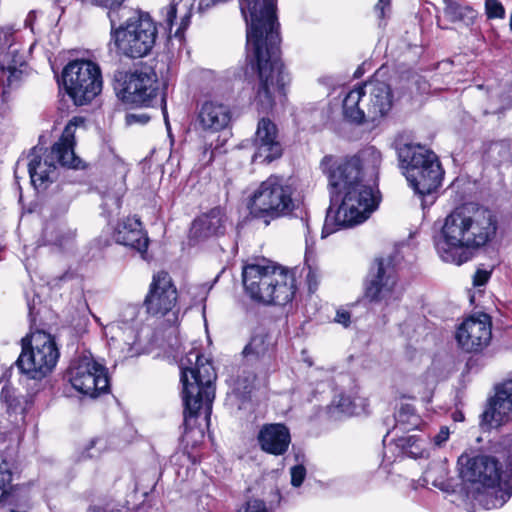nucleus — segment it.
<instances>
[{"label":"nucleus","mask_w":512,"mask_h":512,"mask_svg":"<svg viewBox=\"0 0 512 512\" xmlns=\"http://www.w3.org/2000/svg\"><path fill=\"white\" fill-rule=\"evenodd\" d=\"M246 21L247 47L252 51L258 70L255 104L269 112L277 98L284 96L286 75L279 58L280 36L275 0H239Z\"/></svg>","instance_id":"obj_1"},{"label":"nucleus","mask_w":512,"mask_h":512,"mask_svg":"<svg viewBox=\"0 0 512 512\" xmlns=\"http://www.w3.org/2000/svg\"><path fill=\"white\" fill-rule=\"evenodd\" d=\"M497 221L491 211L464 205L444 219L434 236V246L442 261L460 266L496 235Z\"/></svg>","instance_id":"obj_2"},{"label":"nucleus","mask_w":512,"mask_h":512,"mask_svg":"<svg viewBox=\"0 0 512 512\" xmlns=\"http://www.w3.org/2000/svg\"><path fill=\"white\" fill-rule=\"evenodd\" d=\"M328 177L331 199L340 204L332 216L329 211L323 227V237L334 232L330 228L333 220L338 226L351 227L366 221L378 208L380 196L378 191L367 181L346 179L344 175L323 172Z\"/></svg>","instance_id":"obj_3"},{"label":"nucleus","mask_w":512,"mask_h":512,"mask_svg":"<svg viewBox=\"0 0 512 512\" xmlns=\"http://www.w3.org/2000/svg\"><path fill=\"white\" fill-rule=\"evenodd\" d=\"M457 471L487 509L502 507L512 495V477L503 476L501 465L493 456L463 453L458 457Z\"/></svg>","instance_id":"obj_4"},{"label":"nucleus","mask_w":512,"mask_h":512,"mask_svg":"<svg viewBox=\"0 0 512 512\" xmlns=\"http://www.w3.org/2000/svg\"><path fill=\"white\" fill-rule=\"evenodd\" d=\"M179 368L184 423L189 426L190 420L197 416L201 408H205L207 416L211 413L217 375L211 362L196 349H191L185 357L180 359Z\"/></svg>","instance_id":"obj_5"},{"label":"nucleus","mask_w":512,"mask_h":512,"mask_svg":"<svg viewBox=\"0 0 512 512\" xmlns=\"http://www.w3.org/2000/svg\"><path fill=\"white\" fill-rule=\"evenodd\" d=\"M83 120L78 117L71 119L65 126L59 139L44 155L39 152L42 148L34 147L28 155L27 164L31 183L37 190H44L57 176V164L63 167L78 169L82 167V161L75 155V132Z\"/></svg>","instance_id":"obj_6"},{"label":"nucleus","mask_w":512,"mask_h":512,"mask_svg":"<svg viewBox=\"0 0 512 512\" xmlns=\"http://www.w3.org/2000/svg\"><path fill=\"white\" fill-rule=\"evenodd\" d=\"M391 87L382 81L371 80L350 90L343 100L344 118L356 124L378 126L393 107Z\"/></svg>","instance_id":"obj_7"},{"label":"nucleus","mask_w":512,"mask_h":512,"mask_svg":"<svg viewBox=\"0 0 512 512\" xmlns=\"http://www.w3.org/2000/svg\"><path fill=\"white\" fill-rule=\"evenodd\" d=\"M246 293L265 304H286L295 292V280L287 270L270 264H247L242 270Z\"/></svg>","instance_id":"obj_8"},{"label":"nucleus","mask_w":512,"mask_h":512,"mask_svg":"<svg viewBox=\"0 0 512 512\" xmlns=\"http://www.w3.org/2000/svg\"><path fill=\"white\" fill-rule=\"evenodd\" d=\"M399 160L410 186L420 195H430L441 185L444 172L436 154L419 144H404Z\"/></svg>","instance_id":"obj_9"},{"label":"nucleus","mask_w":512,"mask_h":512,"mask_svg":"<svg viewBox=\"0 0 512 512\" xmlns=\"http://www.w3.org/2000/svg\"><path fill=\"white\" fill-rule=\"evenodd\" d=\"M111 25V37L118 54L136 59L148 55L155 45L157 27L148 13L133 12L124 25Z\"/></svg>","instance_id":"obj_10"},{"label":"nucleus","mask_w":512,"mask_h":512,"mask_svg":"<svg viewBox=\"0 0 512 512\" xmlns=\"http://www.w3.org/2000/svg\"><path fill=\"white\" fill-rule=\"evenodd\" d=\"M293 188L283 178L270 176L254 190L248 209L254 218L268 225L272 220L289 215L295 209Z\"/></svg>","instance_id":"obj_11"},{"label":"nucleus","mask_w":512,"mask_h":512,"mask_svg":"<svg viewBox=\"0 0 512 512\" xmlns=\"http://www.w3.org/2000/svg\"><path fill=\"white\" fill-rule=\"evenodd\" d=\"M114 90L123 103L153 106L159 98L157 74L151 68L118 72L115 74Z\"/></svg>","instance_id":"obj_12"},{"label":"nucleus","mask_w":512,"mask_h":512,"mask_svg":"<svg viewBox=\"0 0 512 512\" xmlns=\"http://www.w3.org/2000/svg\"><path fill=\"white\" fill-rule=\"evenodd\" d=\"M58 358L59 351L53 337L38 331L32 334L29 348L23 345L16 365L28 378L41 380L53 370Z\"/></svg>","instance_id":"obj_13"},{"label":"nucleus","mask_w":512,"mask_h":512,"mask_svg":"<svg viewBox=\"0 0 512 512\" xmlns=\"http://www.w3.org/2000/svg\"><path fill=\"white\" fill-rule=\"evenodd\" d=\"M62 80L76 105L92 101L102 90L101 69L90 60L69 62L63 69Z\"/></svg>","instance_id":"obj_14"},{"label":"nucleus","mask_w":512,"mask_h":512,"mask_svg":"<svg viewBox=\"0 0 512 512\" xmlns=\"http://www.w3.org/2000/svg\"><path fill=\"white\" fill-rule=\"evenodd\" d=\"M365 298L383 308L396 305L402 297L398 275L390 258L377 260L367 276Z\"/></svg>","instance_id":"obj_15"},{"label":"nucleus","mask_w":512,"mask_h":512,"mask_svg":"<svg viewBox=\"0 0 512 512\" xmlns=\"http://www.w3.org/2000/svg\"><path fill=\"white\" fill-rule=\"evenodd\" d=\"M381 163V152L374 146H369L355 156L341 160L327 155L321 160L320 168L323 172H333L344 175L346 179H360L369 183L377 177Z\"/></svg>","instance_id":"obj_16"},{"label":"nucleus","mask_w":512,"mask_h":512,"mask_svg":"<svg viewBox=\"0 0 512 512\" xmlns=\"http://www.w3.org/2000/svg\"><path fill=\"white\" fill-rule=\"evenodd\" d=\"M67 377L75 390L90 397H97L109 389L106 368L95 361L91 354H82L73 359Z\"/></svg>","instance_id":"obj_17"},{"label":"nucleus","mask_w":512,"mask_h":512,"mask_svg":"<svg viewBox=\"0 0 512 512\" xmlns=\"http://www.w3.org/2000/svg\"><path fill=\"white\" fill-rule=\"evenodd\" d=\"M26 67L24 54L15 40L14 28L0 27V85L5 89L17 87Z\"/></svg>","instance_id":"obj_18"},{"label":"nucleus","mask_w":512,"mask_h":512,"mask_svg":"<svg viewBox=\"0 0 512 512\" xmlns=\"http://www.w3.org/2000/svg\"><path fill=\"white\" fill-rule=\"evenodd\" d=\"M138 315V307L129 305L124 308L120 320L108 324L104 328L105 336L108 338L109 348L115 355L119 357L131 355L132 347L138 339L140 329Z\"/></svg>","instance_id":"obj_19"},{"label":"nucleus","mask_w":512,"mask_h":512,"mask_svg":"<svg viewBox=\"0 0 512 512\" xmlns=\"http://www.w3.org/2000/svg\"><path fill=\"white\" fill-rule=\"evenodd\" d=\"M177 302V290L167 272L160 271L154 274L145 297L144 305L147 312L152 315L164 316L170 312Z\"/></svg>","instance_id":"obj_20"},{"label":"nucleus","mask_w":512,"mask_h":512,"mask_svg":"<svg viewBox=\"0 0 512 512\" xmlns=\"http://www.w3.org/2000/svg\"><path fill=\"white\" fill-rule=\"evenodd\" d=\"M491 322L487 314L465 319L457 329L456 340L466 352H478L491 340Z\"/></svg>","instance_id":"obj_21"},{"label":"nucleus","mask_w":512,"mask_h":512,"mask_svg":"<svg viewBox=\"0 0 512 512\" xmlns=\"http://www.w3.org/2000/svg\"><path fill=\"white\" fill-rule=\"evenodd\" d=\"M253 146L252 161L255 163H270L282 155L278 129L270 119L263 117L258 121Z\"/></svg>","instance_id":"obj_22"},{"label":"nucleus","mask_w":512,"mask_h":512,"mask_svg":"<svg viewBox=\"0 0 512 512\" xmlns=\"http://www.w3.org/2000/svg\"><path fill=\"white\" fill-rule=\"evenodd\" d=\"M196 0H179L171 2L160 11V26L167 38H178L182 40L184 31L190 25L193 7Z\"/></svg>","instance_id":"obj_23"},{"label":"nucleus","mask_w":512,"mask_h":512,"mask_svg":"<svg viewBox=\"0 0 512 512\" xmlns=\"http://www.w3.org/2000/svg\"><path fill=\"white\" fill-rule=\"evenodd\" d=\"M231 121V107L219 99L204 101L198 112V122L204 131L220 132L228 128Z\"/></svg>","instance_id":"obj_24"},{"label":"nucleus","mask_w":512,"mask_h":512,"mask_svg":"<svg viewBox=\"0 0 512 512\" xmlns=\"http://www.w3.org/2000/svg\"><path fill=\"white\" fill-rule=\"evenodd\" d=\"M226 217L220 208H214L208 213L196 218L190 230L191 239L203 241L217 237L225 232Z\"/></svg>","instance_id":"obj_25"},{"label":"nucleus","mask_w":512,"mask_h":512,"mask_svg":"<svg viewBox=\"0 0 512 512\" xmlns=\"http://www.w3.org/2000/svg\"><path fill=\"white\" fill-rule=\"evenodd\" d=\"M114 239L118 244L140 253L146 252L149 242L140 220L134 217H128L118 223L114 231Z\"/></svg>","instance_id":"obj_26"},{"label":"nucleus","mask_w":512,"mask_h":512,"mask_svg":"<svg viewBox=\"0 0 512 512\" xmlns=\"http://www.w3.org/2000/svg\"><path fill=\"white\" fill-rule=\"evenodd\" d=\"M258 442L263 451L283 455L291 442L290 432L283 424H266L259 431Z\"/></svg>","instance_id":"obj_27"},{"label":"nucleus","mask_w":512,"mask_h":512,"mask_svg":"<svg viewBox=\"0 0 512 512\" xmlns=\"http://www.w3.org/2000/svg\"><path fill=\"white\" fill-rule=\"evenodd\" d=\"M484 417L496 425L512 419V380L502 383L497 388L490 407L484 412Z\"/></svg>","instance_id":"obj_28"},{"label":"nucleus","mask_w":512,"mask_h":512,"mask_svg":"<svg viewBox=\"0 0 512 512\" xmlns=\"http://www.w3.org/2000/svg\"><path fill=\"white\" fill-rule=\"evenodd\" d=\"M242 354L249 362L270 361L273 356V343L270 336L264 330L255 331L243 348Z\"/></svg>","instance_id":"obj_29"},{"label":"nucleus","mask_w":512,"mask_h":512,"mask_svg":"<svg viewBox=\"0 0 512 512\" xmlns=\"http://www.w3.org/2000/svg\"><path fill=\"white\" fill-rule=\"evenodd\" d=\"M428 440L424 434H407L396 439V446L411 458H422L427 455Z\"/></svg>","instance_id":"obj_30"},{"label":"nucleus","mask_w":512,"mask_h":512,"mask_svg":"<svg viewBox=\"0 0 512 512\" xmlns=\"http://www.w3.org/2000/svg\"><path fill=\"white\" fill-rule=\"evenodd\" d=\"M447 474V469L443 464H435L425 472L424 479L444 492L454 493L455 485L447 478Z\"/></svg>","instance_id":"obj_31"},{"label":"nucleus","mask_w":512,"mask_h":512,"mask_svg":"<svg viewBox=\"0 0 512 512\" xmlns=\"http://www.w3.org/2000/svg\"><path fill=\"white\" fill-rule=\"evenodd\" d=\"M395 419L394 431L410 432L417 429L421 423V419L415 413L414 407L409 404L400 407L395 415Z\"/></svg>","instance_id":"obj_32"},{"label":"nucleus","mask_w":512,"mask_h":512,"mask_svg":"<svg viewBox=\"0 0 512 512\" xmlns=\"http://www.w3.org/2000/svg\"><path fill=\"white\" fill-rule=\"evenodd\" d=\"M444 14L452 22L473 21L476 12L469 6H464L453 0H444Z\"/></svg>","instance_id":"obj_33"},{"label":"nucleus","mask_w":512,"mask_h":512,"mask_svg":"<svg viewBox=\"0 0 512 512\" xmlns=\"http://www.w3.org/2000/svg\"><path fill=\"white\" fill-rule=\"evenodd\" d=\"M363 401L359 398H353L349 394H338L334 397L332 401V407L338 413L352 416L360 413L362 408Z\"/></svg>","instance_id":"obj_34"},{"label":"nucleus","mask_w":512,"mask_h":512,"mask_svg":"<svg viewBox=\"0 0 512 512\" xmlns=\"http://www.w3.org/2000/svg\"><path fill=\"white\" fill-rule=\"evenodd\" d=\"M93 4L107 8L109 10L108 17L111 25L116 24L121 17L132 13L131 9L124 6L126 0H90Z\"/></svg>","instance_id":"obj_35"},{"label":"nucleus","mask_w":512,"mask_h":512,"mask_svg":"<svg viewBox=\"0 0 512 512\" xmlns=\"http://www.w3.org/2000/svg\"><path fill=\"white\" fill-rule=\"evenodd\" d=\"M12 471L11 464L5 460L0 458V505L5 504L12 486Z\"/></svg>","instance_id":"obj_36"},{"label":"nucleus","mask_w":512,"mask_h":512,"mask_svg":"<svg viewBox=\"0 0 512 512\" xmlns=\"http://www.w3.org/2000/svg\"><path fill=\"white\" fill-rule=\"evenodd\" d=\"M1 401L7 405L8 409H16L20 406V397L16 389L10 384H4L1 389Z\"/></svg>","instance_id":"obj_37"},{"label":"nucleus","mask_w":512,"mask_h":512,"mask_svg":"<svg viewBox=\"0 0 512 512\" xmlns=\"http://www.w3.org/2000/svg\"><path fill=\"white\" fill-rule=\"evenodd\" d=\"M121 208V198L119 195H105L103 197L102 209L103 213H107V217L111 218L119 214Z\"/></svg>","instance_id":"obj_38"},{"label":"nucleus","mask_w":512,"mask_h":512,"mask_svg":"<svg viewBox=\"0 0 512 512\" xmlns=\"http://www.w3.org/2000/svg\"><path fill=\"white\" fill-rule=\"evenodd\" d=\"M107 448L105 439L97 438L89 442L84 450V457L95 458L98 457Z\"/></svg>","instance_id":"obj_39"},{"label":"nucleus","mask_w":512,"mask_h":512,"mask_svg":"<svg viewBox=\"0 0 512 512\" xmlns=\"http://www.w3.org/2000/svg\"><path fill=\"white\" fill-rule=\"evenodd\" d=\"M485 12L489 19H502L505 16V9L498 0H485Z\"/></svg>","instance_id":"obj_40"},{"label":"nucleus","mask_w":512,"mask_h":512,"mask_svg":"<svg viewBox=\"0 0 512 512\" xmlns=\"http://www.w3.org/2000/svg\"><path fill=\"white\" fill-rule=\"evenodd\" d=\"M374 12L381 26L385 19L391 14V0H379L374 6Z\"/></svg>","instance_id":"obj_41"},{"label":"nucleus","mask_w":512,"mask_h":512,"mask_svg":"<svg viewBox=\"0 0 512 512\" xmlns=\"http://www.w3.org/2000/svg\"><path fill=\"white\" fill-rule=\"evenodd\" d=\"M237 512H269L266 504L260 499H250Z\"/></svg>","instance_id":"obj_42"},{"label":"nucleus","mask_w":512,"mask_h":512,"mask_svg":"<svg viewBox=\"0 0 512 512\" xmlns=\"http://www.w3.org/2000/svg\"><path fill=\"white\" fill-rule=\"evenodd\" d=\"M290 474L291 484L294 487H299L306 477V468L303 465H295L290 469Z\"/></svg>","instance_id":"obj_43"},{"label":"nucleus","mask_w":512,"mask_h":512,"mask_svg":"<svg viewBox=\"0 0 512 512\" xmlns=\"http://www.w3.org/2000/svg\"><path fill=\"white\" fill-rule=\"evenodd\" d=\"M450 431L447 426H442L439 432L433 437V443L437 447H442L449 439Z\"/></svg>","instance_id":"obj_44"},{"label":"nucleus","mask_w":512,"mask_h":512,"mask_svg":"<svg viewBox=\"0 0 512 512\" xmlns=\"http://www.w3.org/2000/svg\"><path fill=\"white\" fill-rule=\"evenodd\" d=\"M334 321L344 327H348L351 321V314L345 309H338L336 311Z\"/></svg>","instance_id":"obj_45"},{"label":"nucleus","mask_w":512,"mask_h":512,"mask_svg":"<svg viewBox=\"0 0 512 512\" xmlns=\"http://www.w3.org/2000/svg\"><path fill=\"white\" fill-rule=\"evenodd\" d=\"M490 278V272L486 270H477L473 277V283L475 286H482L488 282Z\"/></svg>","instance_id":"obj_46"},{"label":"nucleus","mask_w":512,"mask_h":512,"mask_svg":"<svg viewBox=\"0 0 512 512\" xmlns=\"http://www.w3.org/2000/svg\"><path fill=\"white\" fill-rule=\"evenodd\" d=\"M301 223H302L303 227L305 228V232H306V247H307V249H309V238H308V236H309V234L311 232L310 225L308 223V220H304V219H301ZM308 253H309L308 250H306V264H308V262H309Z\"/></svg>","instance_id":"obj_47"},{"label":"nucleus","mask_w":512,"mask_h":512,"mask_svg":"<svg viewBox=\"0 0 512 512\" xmlns=\"http://www.w3.org/2000/svg\"><path fill=\"white\" fill-rule=\"evenodd\" d=\"M307 280L309 283L310 291H313L314 289H316V287H317L316 274L311 270L310 267H309V272L307 274Z\"/></svg>","instance_id":"obj_48"},{"label":"nucleus","mask_w":512,"mask_h":512,"mask_svg":"<svg viewBox=\"0 0 512 512\" xmlns=\"http://www.w3.org/2000/svg\"><path fill=\"white\" fill-rule=\"evenodd\" d=\"M127 118H128L129 122H131L132 119H135L136 121H140L143 123H146L149 120L148 116H145V115L137 116L135 114H129Z\"/></svg>","instance_id":"obj_49"},{"label":"nucleus","mask_w":512,"mask_h":512,"mask_svg":"<svg viewBox=\"0 0 512 512\" xmlns=\"http://www.w3.org/2000/svg\"><path fill=\"white\" fill-rule=\"evenodd\" d=\"M254 380V375H250L248 378H246L245 384L242 386L244 392H247L252 387Z\"/></svg>","instance_id":"obj_50"},{"label":"nucleus","mask_w":512,"mask_h":512,"mask_svg":"<svg viewBox=\"0 0 512 512\" xmlns=\"http://www.w3.org/2000/svg\"><path fill=\"white\" fill-rule=\"evenodd\" d=\"M453 419L454 421H462L464 419V415L462 414V412L457 411L453 413Z\"/></svg>","instance_id":"obj_51"},{"label":"nucleus","mask_w":512,"mask_h":512,"mask_svg":"<svg viewBox=\"0 0 512 512\" xmlns=\"http://www.w3.org/2000/svg\"><path fill=\"white\" fill-rule=\"evenodd\" d=\"M498 147H502V144H495L491 149L496 150Z\"/></svg>","instance_id":"obj_52"},{"label":"nucleus","mask_w":512,"mask_h":512,"mask_svg":"<svg viewBox=\"0 0 512 512\" xmlns=\"http://www.w3.org/2000/svg\"><path fill=\"white\" fill-rule=\"evenodd\" d=\"M91 511L95 512L96 508H89V512H91Z\"/></svg>","instance_id":"obj_53"},{"label":"nucleus","mask_w":512,"mask_h":512,"mask_svg":"<svg viewBox=\"0 0 512 512\" xmlns=\"http://www.w3.org/2000/svg\"><path fill=\"white\" fill-rule=\"evenodd\" d=\"M160 102H161V104L164 102V98L163 97L160 98Z\"/></svg>","instance_id":"obj_54"}]
</instances>
